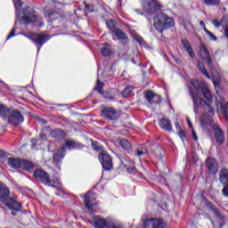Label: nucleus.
<instances>
[{
	"label": "nucleus",
	"mask_w": 228,
	"mask_h": 228,
	"mask_svg": "<svg viewBox=\"0 0 228 228\" xmlns=\"http://www.w3.org/2000/svg\"><path fill=\"white\" fill-rule=\"evenodd\" d=\"M191 86L189 87V92L193 102L194 113H199V108H200L202 104H208L204 99L200 98L202 97L201 94H203L205 99H207L208 102H213V94H211V91H209L208 84L202 80L191 79Z\"/></svg>",
	"instance_id": "nucleus-1"
},
{
	"label": "nucleus",
	"mask_w": 228,
	"mask_h": 228,
	"mask_svg": "<svg viewBox=\"0 0 228 228\" xmlns=\"http://www.w3.org/2000/svg\"><path fill=\"white\" fill-rule=\"evenodd\" d=\"M154 28L159 33H163L165 29H169V28H174L175 21L174 18L169 17L165 12L158 13L154 19Z\"/></svg>",
	"instance_id": "nucleus-2"
},
{
	"label": "nucleus",
	"mask_w": 228,
	"mask_h": 228,
	"mask_svg": "<svg viewBox=\"0 0 228 228\" xmlns=\"http://www.w3.org/2000/svg\"><path fill=\"white\" fill-rule=\"evenodd\" d=\"M200 124L203 129H209L212 127L216 143L218 145H224L225 142V133H224V130H222L220 126L215 125V122L211 118H208L207 120L201 118Z\"/></svg>",
	"instance_id": "nucleus-3"
},
{
	"label": "nucleus",
	"mask_w": 228,
	"mask_h": 228,
	"mask_svg": "<svg viewBox=\"0 0 228 228\" xmlns=\"http://www.w3.org/2000/svg\"><path fill=\"white\" fill-rule=\"evenodd\" d=\"M106 24L107 28L110 31L112 40H123L124 45H127V44H129V37H127V34L118 28V24L116 20H110L106 21Z\"/></svg>",
	"instance_id": "nucleus-4"
},
{
	"label": "nucleus",
	"mask_w": 228,
	"mask_h": 228,
	"mask_svg": "<svg viewBox=\"0 0 228 228\" xmlns=\"http://www.w3.org/2000/svg\"><path fill=\"white\" fill-rule=\"evenodd\" d=\"M2 117L4 120H6L8 124H11L12 126H20V124L24 122V117L22 116V113L20 112V110L6 109L5 106H4Z\"/></svg>",
	"instance_id": "nucleus-5"
},
{
	"label": "nucleus",
	"mask_w": 228,
	"mask_h": 228,
	"mask_svg": "<svg viewBox=\"0 0 228 228\" xmlns=\"http://www.w3.org/2000/svg\"><path fill=\"white\" fill-rule=\"evenodd\" d=\"M33 175L36 179H39L43 184L51 186L52 188H59L60 184H61V180H60V178L51 180L49 174L43 169L35 170Z\"/></svg>",
	"instance_id": "nucleus-6"
},
{
	"label": "nucleus",
	"mask_w": 228,
	"mask_h": 228,
	"mask_svg": "<svg viewBox=\"0 0 228 228\" xmlns=\"http://www.w3.org/2000/svg\"><path fill=\"white\" fill-rule=\"evenodd\" d=\"M23 16L20 18L19 14L17 15V19L14 23V28L17 26V20H20L21 22L28 24H35L37 20H38V16L35 14V9L31 6H26L22 9Z\"/></svg>",
	"instance_id": "nucleus-7"
},
{
	"label": "nucleus",
	"mask_w": 228,
	"mask_h": 228,
	"mask_svg": "<svg viewBox=\"0 0 228 228\" xmlns=\"http://www.w3.org/2000/svg\"><path fill=\"white\" fill-rule=\"evenodd\" d=\"M28 40H31L34 42V44L37 45V53H40V49H42V45L48 42V40H51V36H49L45 32L37 33V34H32L28 37Z\"/></svg>",
	"instance_id": "nucleus-8"
},
{
	"label": "nucleus",
	"mask_w": 228,
	"mask_h": 228,
	"mask_svg": "<svg viewBox=\"0 0 228 228\" xmlns=\"http://www.w3.org/2000/svg\"><path fill=\"white\" fill-rule=\"evenodd\" d=\"M163 4L158 0H148L146 3L143 4V10L146 13L152 15V13H156L162 10Z\"/></svg>",
	"instance_id": "nucleus-9"
},
{
	"label": "nucleus",
	"mask_w": 228,
	"mask_h": 228,
	"mask_svg": "<svg viewBox=\"0 0 228 228\" xmlns=\"http://www.w3.org/2000/svg\"><path fill=\"white\" fill-rule=\"evenodd\" d=\"M143 228H165L167 224L161 219L150 218L143 221Z\"/></svg>",
	"instance_id": "nucleus-10"
},
{
	"label": "nucleus",
	"mask_w": 228,
	"mask_h": 228,
	"mask_svg": "<svg viewBox=\"0 0 228 228\" xmlns=\"http://www.w3.org/2000/svg\"><path fill=\"white\" fill-rule=\"evenodd\" d=\"M98 159L101 161L102 167L105 170H110L113 168V160L111 159V156L108 153H102L98 156Z\"/></svg>",
	"instance_id": "nucleus-11"
},
{
	"label": "nucleus",
	"mask_w": 228,
	"mask_h": 228,
	"mask_svg": "<svg viewBox=\"0 0 228 228\" xmlns=\"http://www.w3.org/2000/svg\"><path fill=\"white\" fill-rule=\"evenodd\" d=\"M102 115L108 120H117L118 118V112L112 107H104L102 110Z\"/></svg>",
	"instance_id": "nucleus-12"
},
{
	"label": "nucleus",
	"mask_w": 228,
	"mask_h": 228,
	"mask_svg": "<svg viewBox=\"0 0 228 228\" xmlns=\"http://www.w3.org/2000/svg\"><path fill=\"white\" fill-rule=\"evenodd\" d=\"M200 56L207 63L209 67H211V64L213 63V58L209 56V50H208V47H206V45L201 44L200 45Z\"/></svg>",
	"instance_id": "nucleus-13"
},
{
	"label": "nucleus",
	"mask_w": 228,
	"mask_h": 228,
	"mask_svg": "<svg viewBox=\"0 0 228 228\" xmlns=\"http://www.w3.org/2000/svg\"><path fill=\"white\" fill-rule=\"evenodd\" d=\"M66 152H67V148H65V146H62L53 154V163H55L59 170H61V165H60V163L61 159L65 158Z\"/></svg>",
	"instance_id": "nucleus-14"
},
{
	"label": "nucleus",
	"mask_w": 228,
	"mask_h": 228,
	"mask_svg": "<svg viewBox=\"0 0 228 228\" xmlns=\"http://www.w3.org/2000/svg\"><path fill=\"white\" fill-rule=\"evenodd\" d=\"M84 203L86 208L89 211H92L95 206V194H94L93 191H87L85 196Z\"/></svg>",
	"instance_id": "nucleus-15"
},
{
	"label": "nucleus",
	"mask_w": 228,
	"mask_h": 228,
	"mask_svg": "<svg viewBox=\"0 0 228 228\" xmlns=\"http://www.w3.org/2000/svg\"><path fill=\"white\" fill-rule=\"evenodd\" d=\"M144 96L149 104H159L161 102V96L152 91H146Z\"/></svg>",
	"instance_id": "nucleus-16"
},
{
	"label": "nucleus",
	"mask_w": 228,
	"mask_h": 228,
	"mask_svg": "<svg viewBox=\"0 0 228 228\" xmlns=\"http://www.w3.org/2000/svg\"><path fill=\"white\" fill-rule=\"evenodd\" d=\"M8 199H10V188L6 184L0 183V202L6 204Z\"/></svg>",
	"instance_id": "nucleus-17"
},
{
	"label": "nucleus",
	"mask_w": 228,
	"mask_h": 228,
	"mask_svg": "<svg viewBox=\"0 0 228 228\" xmlns=\"http://www.w3.org/2000/svg\"><path fill=\"white\" fill-rule=\"evenodd\" d=\"M4 204L12 211H20V209H22V205L20 202L17 201L15 198L9 197L8 200Z\"/></svg>",
	"instance_id": "nucleus-18"
},
{
	"label": "nucleus",
	"mask_w": 228,
	"mask_h": 228,
	"mask_svg": "<svg viewBox=\"0 0 228 228\" xmlns=\"http://www.w3.org/2000/svg\"><path fill=\"white\" fill-rule=\"evenodd\" d=\"M206 165L209 174H212V175L217 174L218 163L216 162V159L208 158L206 160Z\"/></svg>",
	"instance_id": "nucleus-19"
},
{
	"label": "nucleus",
	"mask_w": 228,
	"mask_h": 228,
	"mask_svg": "<svg viewBox=\"0 0 228 228\" xmlns=\"http://www.w3.org/2000/svg\"><path fill=\"white\" fill-rule=\"evenodd\" d=\"M7 165L11 167V168H20V166L22 165V159L20 158L11 157L7 159Z\"/></svg>",
	"instance_id": "nucleus-20"
},
{
	"label": "nucleus",
	"mask_w": 228,
	"mask_h": 228,
	"mask_svg": "<svg viewBox=\"0 0 228 228\" xmlns=\"http://www.w3.org/2000/svg\"><path fill=\"white\" fill-rule=\"evenodd\" d=\"M95 228H106L108 227V218L104 219L99 216H95V221L93 223Z\"/></svg>",
	"instance_id": "nucleus-21"
},
{
	"label": "nucleus",
	"mask_w": 228,
	"mask_h": 228,
	"mask_svg": "<svg viewBox=\"0 0 228 228\" xmlns=\"http://www.w3.org/2000/svg\"><path fill=\"white\" fill-rule=\"evenodd\" d=\"M182 45L184 51L188 53L189 56L191 58H195V53H193V48L191 47L190 41H188L187 39H182Z\"/></svg>",
	"instance_id": "nucleus-22"
},
{
	"label": "nucleus",
	"mask_w": 228,
	"mask_h": 228,
	"mask_svg": "<svg viewBox=\"0 0 228 228\" xmlns=\"http://www.w3.org/2000/svg\"><path fill=\"white\" fill-rule=\"evenodd\" d=\"M159 126L161 127V129H164V131H168L169 133H171L172 131V122H170V119H160L159 122Z\"/></svg>",
	"instance_id": "nucleus-23"
},
{
	"label": "nucleus",
	"mask_w": 228,
	"mask_h": 228,
	"mask_svg": "<svg viewBox=\"0 0 228 228\" xmlns=\"http://www.w3.org/2000/svg\"><path fill=\"white\" fill-rule=\"evenodd\" d=\"M51 136L56 140H63L67 136V134L61 129H54L51 132Z\"/></svg>",
	"instance_id": "nucleus-24"
},
{
	"label": "nucleus",
	"mask_w": 228,
	"mask_h": 228,
	"mask_svg": "<svg viewBox=\"0 0 228 228\" xmlns=\"http://www.w3.org/2000/svg\"><path fill=\"white\" fill-rule=\"evenodd\" d=\"M107 228H124V226L117 219L107 217Z\"/></svg>",
	"instance_id": "nucleus-25"
},
{
	"label": "nucleus",
	"mask_w": 228,
	"mask_h": 228,
	"mask_svg": "<svg viewBox=\"0 0 228 228\" xmlns=\"http://www.w3.org/2000/svg\"><path fill=\"white\" fill-rule=\"evenodd\" d=\"M219 181L223 184H226L228 183V169L224 167L219 172Z\"/></svg>",
	"instance_id": "nucleus-26"
},
{
	"label": "nucleus",
	"mask_w": 228,
	"mask_h": 228,
	"mask_svg": "<svg viewBox=\"0 0 228 228\" xmlns=\"http://www.w3.org/2000/svg\"><path fill=\"white\" fill-rule=\"evenodd\" d=\"M102 56H110L111 54V45L104 43L101 48Z\"/></svg>",
	"instance_id": "nucleus-27"
},
{
	"label": "nucleus",
	"mask_w": 228,
	"mask_h": 228,
	"mask_svg": "<svg viewBox=\"0 0 228 228\" xmlns=\"http://www.w3.org/2000/svg\"><path fill=\"white\" fill-rule=\"evenodd\" d=\"M34 167H35V164H33V162L29 160L21 159V165L20 168H22V170H26V172H29V170H31V168H34Z\"/></svg>",
	"instance_id": "nucleus-28"
},
{
	"label": "nucleus",
	"mask_w": 228,
	"mask_h": 228,
	"mask_svg": "<svg viewBox=\"0 0 228 228\" xmlns=\"http://www.w3.org/2000/svg\"><path fill=\"white\" fill-rule=\"evenodd\" d=\"M64 147H67L69 151H71V149H79L81 147V143L74 141H67L64 143Z\"/></svg>",
	"instance_id": "nucleus-29"
},
{
	"label": "nucleus",
	"mask_w": 228,
	"mask_h": 228,
	"mask_svg": "<svg viewBox=\"0 0 228 228\" xmlns=\"http://www.w3.org/2000/svg\"><path fill=\"white\" fill-rule=\"evenodd\" d=\"M197 65H198L199 70H200V72H202V74L206 76L208 79H211V77L209 76V73H208V70L206 69L204 63H202L200 61H198Z\"/></svg>",
	"instance_id": "nucleus-30"
},
{
	"label": "nucleus",
	"mask_w": 228,
	"mask_h": 228,
	"mask_svg": "<svg viewBox=\"0 0 228 228\" xmlns=\"http://www.w3.org/2000/svg\"><path fill=\"white\" fill-rule=\"evenodd\" d=\"M119 145L122 147L125 151H129L131 149V142H129L126 139H122L119 141Z\"/></svg>",
	"instance_id": "nucleus-31"
},
{
	"label": "nucleus",
	"mask_w": 228,
	"mask_h": 228,
	"mask_svg": "<svg viewBox=\"0 0 228 228\" xmlns=\"http://www.w3.org/2000/svg\"><path fill=\"white\" fill-rule=\"evenodd\" d=\"M133 90H134L133 86H129L124 89V91L121 93V94L123 97H129L133 94Z\"/></svg>",
	"instance_id": "nucleus-32"
},
{
	"label": "nucleus",
	"mask_w": 228,
	"mask_h": 228,
	"mask_svg": "<svg viewBox=\"0 0 228 228\" xmlns=\"http://www.w3.org/2000/svg\"><path fill=\"white\" fill-rule=\"evenodd\" d=\"M207 6H218L220 4V0H204Z\"/></svg>",
	"instance_id": "nucleus-33"
},
{
	"label": "nucleus",
	"mask_w": 228,
	"mask_h": 228,
	"mask_svg": "<svg viewBox=\"0 0 228 228\" xmlns=\"http://www.w3.org/2000/svg\"><path fill=\"white\" fill-rule=\"evenodd\" d=\"M149 152V151H147V148L143 147V146H141L136 153H135V156H138V158H140V156H143V154H147Z\"/></svg>",
	"instance_id": "nucleus-34"
},
{
	"label": "nucleus",
	"mask_w": 228,
	"mask_h": 228,
	"mask_svg": "<svg viewBox=\"0 0 228 228\" xmlns=\"http://www.w3.org/2000/svg\"><path fill=\"white\" fill-rule=\"evenodd\" d=\"M205 33L208 35V37L210 38V40H212V42H216V40H218V38L216 37V36H215V34H213L211 31H209L208 29L205 28Z\"/></svg>",
	"instance_id": "nucleus-35"
},
{
	"label": "nucleus",
	"mask_w": 228,
	"mask_h": 228,
	"mask_svg": "<svg viewBox=\"0 0 228 228\" xmlns=\"http://www.w3.org/2000/svg\"><path fill=\"white\" fill-rule=\"evenodd\" d=\"M96 85H97V86L94 88V90L96 92H98L99 94H104V92H102V86H103L102 82L97 80Z\"/></svg>",
	"instance_id": "nucleus-36"
},
{
	"label": "nucleus",
	"mask_w": 228,
	"mask_h": 228,
	"mask_svg": "<svg viewBox=\"0 0 228 228\" xmlns=\"http://www.w3.org/2000/svg\"><path fill=\"white\" fill-rule=\"evenodd\" d=\"M85 11L87 12V13H92V12H94V5L86 4Z\"/></svg>",
	"instance_id": "nucleus-37"
},
{
	"label": "nucleus",
	"mask_w": 228,
	"mask_h": 228,
	"mask_svg": "<svg viewBox=\"0 0 228 228\" xmlns=\"http://www.w3.org/2000/svg\"><path fill=\"white\" fill-rule=\"evenodd\" d=\"M15 27L12 28V29L11 30V32L9 33V35L6 37V40H10V38H13V37H15Z\"/></svg>",
	"instance_id": "nucleus-38"
},
{
	"label": "nucleus",
	"mask_w": 228,
	"mask_h": 228,
	"mask_svg": "<svg viewBox=\"0 0 228 228\" xmlns=\"http://www.w3.org/2000/svg\"><path fill=\"white\" fill-rule=\"evenodd\" d=\"M13 4H14L15 8L22 7V1H20V0H13Z\"/></svg>",
	"instance_id": "nucleus-39"
},
{
	"label": "nucleus",
	"mask_w": 228,
	"mask_h": 228,
	"mask_svg": "<svg viewBox=\"0 0 228 228\" xmlns=\"http://www.w3.org/2000/svg\"><path fill=\"white\" fill-rule=\"evenodd\" d=\"M223 195L224 197H228V183H224V187L223 189Z\"/></svg>",
	"instance_id": "nucleus-40"
},
{
	"label": "nucleus",
	"mask_w": 228,
	"mask_h": 228,
	"mask_svg": "<svg viewBox=\"0 0 228 228\" xmlns=\"http://www.w3.org/2000/svg\"><path fill=\"white\" fill-rule=\"evenodd\" d=\"M135 40L138 42V44H141V45L145 44V40H143V38L141 37L139 35L135 36Z\"/></svg>",
	"instance_id": "nucleus-41"
},
{
	"label": "nucleus",
	"mask_w": 228,
	"mask_h": 228,
	"mask_svg": "<svg viewBox=\"0 0 228 228\" xmlns=\"http://www.w3.org/2000/svg\"><path fill=\"white\" fill-rule=\"evenodd\" d=\"M178 136H180L182 142H184V140L186 139V134L184 133V131H180L178 133Z\"/></svg>",
	"instance_id": "nucleus-42"
},
{
	"label": "nucleus",
	"mask_w": 228,
	"mask_h": 228,
	"mask_svg": "<svg viewBox=\"0 0 228 228\" xmlns=\"http://www.w3.org/2000/svg\"><path fill=\"white\" fill-rule=\"evenodd\" d=\"M92 146L94 147V151H101V146H99V142H93Z\"/></svg>",
	"instance_id": "nucleus-43"
},
{
	"label": "nucleus",
	"mask_w": 228,
	"mask_h": 228,
	"mask_svg": "<svg viewBox=\"0 0 228 228\" xmlns=\"http://www.w3.org/2000/svg\"><path fill=\"white\" fill-rule=\"evenodd\" d=\"M192 138L197 142L199 140V137L197 136V133H195V130L192 128Z\"/></svg>",
	"instance_id": "nucleus-44"
},
{
	"label": "nucleus",
	"mask_w": 228,
	"mask_h": 228,
	"mask_svg": "<svg viewBox=\"0 0 228 228\" xmlns=\"http://www.w3.org/2000/svg\"><path fill=\"white\" fill-rule=\"evenodd\" d=\"M200 26H201V28H203L204 31H206V29H208L206 28V23H204V21H200Z\"/></svg>",
	"instance_id": "nucleus-45"
},
{
	"label": "nucleus",
	"mask_w": 228,
	"mask_h": 228,
	"mask_svg": "<svg viewBox=\"0 0 228 228\" xmlns=\"http://www.w3.org/2000/svg\"><path fill=\"white\" fill-rule=\"evenodd\" d=\"M187 123L191 129H193V125H191V121L190 120V118H187Z\"/></svg>",
	"instance_id": "nucleus-46"
},
{
	"label": "nucleus",
	"mask_w": 228,
	"mask_h": 228,
	"mask_svg": "<svg viewBox=\"0 0 228 228\" xmlns=\"http://www.w3.org/2000/svg\"><path fill=\"white\" fill-rule=\"evenodd\" d=\"M40 138H41V140L45 141V140H47V134H40Z\"/></svg>",
	"instance_id": "nucleus-47"
},
{
	"label": "nucleus",
	"mask_w": 228,
	"mask_h": 228,
	"mask_svg": "<svg viewBox=\"0 0 228 228\" xmlns=\"http://www.w3.org/2000/svg\"><path fill=\"white\" fill-rule=\"evenodd\" d=\"M37 142H38V140L37 139H32L31 142H32V149H35V144L37 143Z\"/></svg>",
	"instance_id": "nucleus-48"
},
{
	"label": "nucleus",
	"mask_w": 228,
	"mask_h": 228,
	"mask_svg": "<svg viewBox=\"0 0 228 228\" xmlns=\"http://www.w3.org/2000/svg\"><path fill=\"white\" fill-rule=\"evenodd\" d=\"M4 156H6V153L4 152V151L0 150V158H4Z\"/></svg>",
	"instance_id": "nucleus-49"
},
{
	"label": "nucleus",
	"mask_w": 228,
	"mask_h": 228,
	"mask_svg": "<svg viewBox=\"0 0 228 228\" xmlns=\"http://www.w3.org/2000/svg\"><path fill=\"white\" fill-rule=\"evenodd\" d=\"M208 113H215V110H213V107H210L209 105H208Z\"/></svg>",
	"instance_id": "nucleus-50"
},
{
	"label": "nucleus",
	"mask_w": 228,
	"mask_h": 228,
	"mask_svg": "<svg viewBox=\"0 0 228 228\" xmlns=\"http://www.w3.org/2000/svg\"><path fill=\"white\" fill-rule=\"evenodd\" d=\"M213 213H215V215H216V216H220V212H218V210L216 208L213 209Z\"/></svg>",
	"instance_id": "nucleus-51"
},
{
	"label": "nucleus",
	"mask_w": 228,
	"mask_h": 228,
	"mask_svg": "<svg viewBox=\"0 0 228 228\" xmlns=\"http://www.w3.org/2000/svg\"><path fill=\"white\" fill-rule=\"evenodd\" d=\"M38 120L42 123V124H47V120L44 119V118H39Z\"/></svg>",
	"instance_id": "nucleus-52"
},
{
	"label": "nucleus",
	"mask_w": 228,
	"mask_h": 228,
	"mask_svg": "<svg viewBox=\"0 0 228 228\" xmlns=\"http://www.w3.org/2000/svg\"><path fill=\"white\" fill-rule=\"evenodd\" d=\"M3 111H4V105L0 104V114L2 115Z\"/></svg>",
	"instance_id": "nucleus-53"
},
{
	"label": "nucleus",
	"mask_w": 228,
	"mask_h": 228,
	"mask_svg": "<svg viewBox=\"0 0 228 228\" xmlns=\"http://www.w3.org/2000/svg\"><path fill=\"white\" fill-rule=\"evenodd\" d=\"M175 126L176 129L181 130V125H179V123H175Z\"/></svg>",
	"instance_id": "nucleus-54"
},
{
	"label": "nucleus",
	"mask_w": 228,
	"mask_h": 228,
	"mask_svg": "<svg viewBox=\"0 0 228 228\" xmlns=\"http://www.w3.org/2000/svg\"><path fill=\"white\" fill-rule=\"evenodd\" d=\"M133 170H134L133 167H128V168H127V172H128L129 174H131V172H133Z\"/></svg>",
	"instance_id": "nucleus-55"
},
{
	"label": "nucleus",
	"mask_w": 228,
	"mask_h": 228,
	"mask_svg": "<svg viewBox=\"0 0 228 228\" xmlns=\"http://www.w3.org/2000/svg\"><path fill=\"white\" fill-rule=\"evenodd\" d=\"M53 15H54V12H50V13L47 14V17L51 18V17H53Z\"/></svg>",
	"instance_id": "nucleus-56"
},
{
	"label": "nucleus",
	"mask_w": 228,
	"mask_h": 228,
	"mask_svg": "<svg viewBox=\"0 0 228 228\" xmlns=\"http://www.w3.org/2000/svg\"><path fill=\"white\" fill-rule=\"evenodd\" d=\"M214 86H215V88H218L219 85L218 83H216V81H214Z\"/></svg>",
	"instance_id": "nucleus-57"
},
{
	"label": "nucleus",
	"mask_w": 228,
	"mask_h": 228,
	"mask_svg": "<svg viewBox=\"0 0 228 228\" xmlns=\"http://www.w3.org/2000/svg\"><path fill=\"white\" fill-rule=\"evenodd\" d=\"M24 37H26V38H29L28 37H31V35H28V34H23Z\"/></svg>",
	"instance_id": "nucleus-58"
},
{
	"label": "nucleus",
	"mask_w": 228,
	"mask_h": 228,
	"mask_svg": "<svg viewBox=\"0 0 228 228\" xmlns=\"http://www.w3.org/2000/svg\"><path fill=\"white\" fill-rule=\"evenodd\" d=\"M11 215H12V216H15L17 215V213H15V212H11Z\"/></svg>",
	"instance_id": "nucleus-59"
},
{
	"label": "nucleus",
	"mask_w": 228,
	"mask_h": 228,
	"mask_svg": "<svg viewBox=\"0 0 228 228\" xmlns=\"http://www.w3.org/2000/svg\"><path fill=\"white\" fill-rule=\"evenodd\" d=\"M57 106H59L60 108L65 106V104H57Z\"/></svg>",
	"instance_id": "nucleus-60"
},
{
	"label": "nucleus",
	"mask_w": 228,
	"mask_h": 228,
	"mask_svg": "<svg viewBox=\"0 0 228 228\" xmlns=\"http://www.w3.org/2000/svg\"><path fill=\"white\" fill-rule=\"evenodd\" d=\"M54 19H56V18H51L50 20H54Z\"/></svg>",
	"instance_id": "nucleus-61"
}]
</instances>
